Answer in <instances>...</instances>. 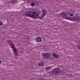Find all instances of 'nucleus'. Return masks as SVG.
Returning a JSON list of instances; mask_svg holds the SVG:
<instances>
[{"label": "nucleus", "instance_id": "f257e3e1", "mask_svg": "<svg viewBox=\"0 0 80 80\" xmlns=\"http://www.w3.org/2000/svg\"><path fill=\"white\" fill-rule=\"evenodd\" d=\"M40 13H41V11L33 10L31 12L29 11L26 13V15L27 17H31L32 18L37 19L39 18V19L42 20L43 19V16H41V17H39Z\"/></svg>", "mask_w": 80, "mask_h": 80}, {"label": "nucleus", "instance_id": "f03ea898", "mask_svg": "<svg viewBox=\"0 0 80 80\" xmlns=\"http://www.w3.org/2000/svg\"><path fill=\"white\" fill-rule=\"evenodd\" d=\"M59 15L60 17H62L63 18H67V19L71 20L72 17L74 16V12L72 11H70V12L67 11L63 12L59 14Z\"/></svg>", "mask_w": 80, "mask_h": 80}, {"label": "nucleus", "instance_id": "7ed1b4c3", "mask_svg": "<svg viewBox=\"0 0 80 80\" xmlns=\"http://www.w3.org/2000/svg\"><path fill=\"white\" fill-rule=\"evenodd\" d=\"M52 74L56 76L60 75V70L59 69L56 68L53 70Z\"/></svg>", "mask_w": 80, "mask_h": 80}, {"label": "nucleus", "instance_id": "20e7f679", "mask_svg": "<svg viewBox=\"0 0 80 80\" xmlns=\"http://www.w3.org/2000/svg\"><path fill=\"white\" fill-rule=\"evenodd\" d=\"M10 47L12 48V50H13L14 53H16V55H17V56H18V50L17 48L15 47V46L14 45L13 43L11 44L10 45Z\"/></svg>", "mask_w": 80, "mask_h": 80}, {"label": "nucleus", "instance_id": "39448f33", "mask_svg": "<svg viewBox=\"0 0 80 80\" xmlns=\"http://www.w3.org/2000/svg\"><path fill=\"white\" fill-rule=\"evenodd\" d=\"M50 53H48V52H46L45 53H42V56L44 58L46 59H50V58L51 57V54Z\"/></svg>", "mask_w": 80, "mask_h": 80}, {"label": "nucleus", "instance_id": "423d86ee", "mask_svg": "<svg viewBox=\"0 0 80 80\" xmlns=\"http://www.w3.org/2000/svg\"><path fill=\"white\" fill-rule=\"evenodd\" d=\"M74 15L72 16V18L71 20L72 21H78V22L79 21H80V18H77L75 17V12H74Z\"/></svg>", "mask_w": 80, "mask_h": 80}, {"label": "nucleus", "instance_id": "0eeeda50", "mask_svg": "<svg viewBox=\"0 0 80 80\" xmlns=\"http://www.w3.org/2000/svg\"><path fill=\"white\" fill-rule=\"evenodd\" d=\"M36 41L37 42H40L42 41V38L40 37H37L36 39Z\"/></svg>", "mask_w": 80, "mask_h": 80}, {"label": "nucleus", "instance_id": "6e6552de", "mask_svg": "<svg viewBox=\"0 0 80 80\" xmlns=\"http://www.w3.org/2000/svg\"><path fill=\"white\" fill-rule=\"evenodd\" d=\"M45 64L44 62L42 61H40L38 63V65L39 66H43V65Z\"/></svg>", "mask_w": 80, "mask_h": 80}, {"label": "nucleus", "instance_id": "1a4fd4ad", "mask_svg": "<svg viewBox=\"0 0 80 80\" xmlns=\"http://www.w3.org/2000/svg\"><path fill=\"white\" fill-rule=\"evenodd\" d=\"M52 57H54L55 58H58V55H57V53H52Z\"/></svg>", "mask_w": 80, "mask_h": 80}, {"label": "nucleus", "instance_id": "9d476101", "mask_svg": "<svg viewBox=\"0 0 80 80\" xmlns=\"http://www.w3.org/2000/svg\"><path fill=\"white\" fill-rule=\"evenodd\" d=\"M42 12L43 13L42 15H43V16H45V15H46V14L47 13H46V10L45 9H43L42 10Z\"/></svg>", "mask_w": 80, "mask_h": 80}, {"label": "nucleus", "instance_id": "9b49d317", "mask_svg": "<svg viewBox=\"0 0 80 80\" xmlns=\"http://www.w3.org/2000/svg\"><path fill=\"white\" fill-rule=\"evenodd\" d=\"M17 0H13L12 1H11L10 2L12 4H15V3H16L17 2Z\"/></svg>", "mask_w": 80, "mask_h": 80}, {"label": "nucleus", "instance_id": "f8f14e48", "mask_svg": "<svg viewBox=\"0 0 80 80\" xmlns=\"http://www.w3.org/2000/svg\"><path fill=\"white\" fill-rule=\"evenodd\" d=\"M51 68H52V67L50 66L46 67V70L47 71H48L49 70H50V69H51Z\"/></svg>", "mask_w": 80, "mask_h": 80}, {"label": "nucleus", "instance_id": "ddd939ff", "mask_svg": "<svg viewBox=\"0 0 80 80\" xmlns=\"http://www.w3.org/2000/svg\"><path fill=\"white\" fill-rule=\"evenodd\" d=\"M31 5L32 7H34L35 5V3H34V2H32L31 4Z\"/></svg>", "mask_w": 80, "mask_h": 80}, {"label": "nucleus", "instance_id": "4468645a", "mask_svg": "<svg viewBox=\"0 0 80 80\" xmlns=\"http://www.w3.org/2000/svg\"><path fill=\"white\" fill-rule=\"evenodd\" d=\"M2 24L3 23H2V21H0V26H2Z\"/></svg>", "mask_w": 80, "mask_h": 80}, {"label": "nucleus", "instance_id": "2eb2a0df", "mask_svg": "<svg viewBox=\"0 0 80 80\" xmlns=\"http://www.w3.org/2000/svg\"><path fill=\"white\" fill-rule=\"evenodd\" d=\"M77 48L78 49H80V45H78Z\"/></svg>", "mask_w": 80, "mask_h": 80}, {"label": "nucleus", "instance_id": "dca6fc26", "mask_svg": "<svg viewBox=\"0 0 80 80\" xmlns=\"http://www.w3.org/2000/svg\"><path fill=\"white\" fill-rule=\"evenodd\" d=\"M35 4H36V5H38V3H37V2H35Z\"/></svg>", "mask_w": 80, "mask_h": 80}, {"label": "nucleus", "instance_id": "f3484780", "mask_svg": "<svg viewBox=\"0 0 80 80\" xmlns=\"http://www.w3.org/2000/svg\"><path fill=\"white\" fill-rule=\"evenodd\" d=\"M2 63V61L0 60V64Z\"/></svg>", "mask_w": 80, "mask_h": 80}]
</instances>
